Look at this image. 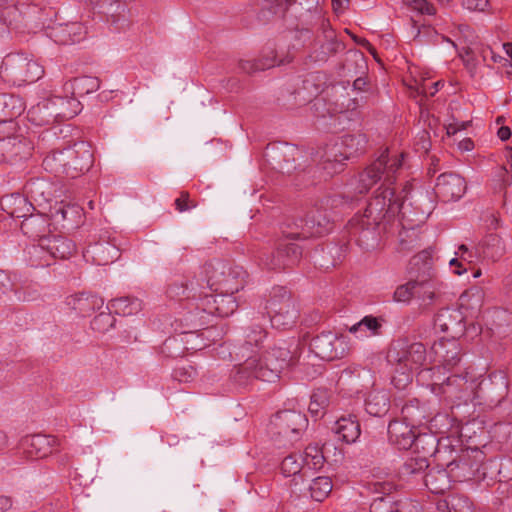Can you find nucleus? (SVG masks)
<instances>
[{
	"label": "nucleus",
	"instance_id": "1",
	"mask_svg": "<svg viewBox=\"0 0 512 512\" xmlns=\"http://www.w3.org/2000/svg\"><path fill=\"white\" fill-rule=\"evenodd\" d=\"M403 160V152L390 155L386 148L359 173L360 193H366L378 182H382L363 214L354 215L346 226L350 241L363 249H369L377 242L378 226L386 218L393 219L398 216L403 225L411 228L427 218L426 211L414 208L412 202H407L412 191L410 181H406L399 191L394 187Z\"/></svg>",
	"mask_w": 512,
	"mask_h": 512
},
{
	"label": "nucleus",
	"instance_id": "2",
	"mask_svg": "<svg viewBox=\"0 0 512 512\" xmlns=\"http://www.w3.org/2000/svg\"><path fill=\"white\" fill-rule=\"evenodd\" d=\"M198 283H194V280L182 283L180 286L177 284L170 285L167 293L171 297H185L187 299L192 298L196 300L192 305L195 306V313H191L189 320L194 321L193 317L199 316L200 326L207 324L209 326V317H228L232 315L237 307V301L232 293H217L205 294L198 293Z\"/></svg>",
	"mask_w": 512,
	"mask_h": 512
},
{
	"label": "nucleus",
	"instance_id": "3",
	"mask_svg": "<svg viewBox=\"0 0 512 512\" xmlns=\"http://www.w3.org/2000/svg\"><path fill=\"white\" fill-rule=\"evenodd\" d=\"M94 163L93 149L86 141H76L62 149L51 150L43 159V168L56 177L75 179L90 170Z\"/></svg>",
	"mask_w": 512,
	"mask_h": 512
},
{
	"label": "nucleus",
	"instance_id": "4",
	"mask_svg": "<svg viewBox=\"0 0 512 512\" xmlns=\"http://www.w3.org/2000/svg\"><path fill=\"white\" fill-rule=\"evenodd\" d=\"M442 375L440 367L424 369L419 373L422 379L430 378L427 385L431 392L447 405H459L460 402L473 400L477 396L480 382L476 377H469L468 372L453 374L446 378Z\"/></svg>",
	"mask_w": 512,
	"mask_h": 512
},
{
	"label": "nucleus",
	"instance_id": "5",
	"mask_svg": "<svg viewBox=\"0 0 512 512\" xmlns=\"http://www.w3.org/2000/svg\"><path fill=\"white\" fill-rule=\"evenodd\" d=\"M207 284L216 293L235 294L246 284L248 274L240 265L226 260H215L205 265Z\"/></svg>",
	"mask_w": 512,
	"mask_h": 512
},
{
	"label": "nucleus",
	"instance_id": "6",
	"mask_svg": "<svg viewBox=\"0 0 512 512\" xmlns=\"http://www.w3.org/2000/svg\"><path fill=\"white\" fill-rule=\"evenodd\" d=\"M265 309L274 328H292L299 318V308L291 292L284 286H274L266 301Z\"/></svg>",
	"mask_w": 512,
	"mask_h": 512
},
{
	"label": "nucleus",
	"instance_id": "7",
	"mask_svg": "<svg viewBox=\"0 0 512 512\" xmlns=\"http://www.w3.org/2000/svg\"><path fill=\"white\" fill-rule=\"evenodd\" d=\"M77 253L75 242L62 235H48L29 250L30 262L34 267L50 266L54 260H66Z\"/></svg>",
	"mask_w": 512,
	"mask_h": 512
},
{
	"label": "nucleus",
	"instance_id": "8",
	"mask_svg": "<svg viewBox=\"0 0 512 512\" xmlns=\"http://www.w3.org/2000/svg\"><path fill=\"white\" fill-rule=\"evenodd\" d=\"M0 74L7 82L22 85L39 80L44 74V69L27 54L10 53L2 61Z\"/></svg>",
	"mask_w": 512,
	"mask_h": 512
},
{
	"label": "nucleus",
	"instance_id": "9",
	"mask_svg": "<svg viewBox=\"0 0 512 512\" xmlns=\"http://www.w3.org/2000/svg\"><path fill=\"white\" fill-rule=\"evenodd\" d=\"M485 454L478 448H468L447 464L453 482L484 480L487 476Z\"/></svg>",
	"mask_w": 512,
	"mask_h": 512
},
{
	"label": "nucleus",
	"instance_id": "10",
	"mask_svg": "<svg viewBox=\"0 0 512 512\" xmlns=\"http://www.w3.org/2000/svg\"><path fill=\"white\" fill-rule=\"evenodd\" d=\"M388 358L408 381L413 371L426 364L427 351L421 342L408 343L405 339H398L393 343Z\"/></svg>",
	"mask_w": 512,
	"mask_h": 512
},
{
	"label": "nucleus",
	"instance_id": "11",
	"mask_svg": "<svg viewBox=\"0 0 512 512\" xmlns=\"http://www.w3.org/2000/svg\"><path fill=\"white\" fill-rule=\"evenodd\" d=\"M366 144L367 139L363 134L344 135L339 142L329 146L325 152L324 169L328 173L341 172L344 161L364 153Z\"/></svg>",
	"mask_w": 512,
	"mask_h": 512
},
{
	"label": "nucleus",
	"instance_id": "12",
	"mask_svg": "<svg viewBox=\"0 0 512 512\" xmlns=\"http://www.w3.org/2000/svg\"><path fill=\"white\" fill-rule=\"evenodd\" d=\"M297 349L298 344L294 340H281L263 355H258L262 358L263 374L268 377V382L278 379L282 370L294 363L297 358Z\"/></svg>",
	"mask_w": 512,
	"mask_h": 512
},
{
	"label": "nucleus",
	"instance_id": "13",
	"mask_svg": "<svg viewBox=\"0 0 512 512\" xmlns=\"http://www.w3.org/2000/svg\"><path fill=\"white\" fill-rule=\"evenodd\" d=\"M293 231L284 229L282 237L277 239L275 251L271 254L260 257L262 264L270 270H285L296 265L302 257V248L290 242L291 240H302L301 238L288 237Z\"/></svg>",
	"mask_w": 512,
	"mask_h": 512
},
{
	"label": "nucleus",
	"instance_id": "14",
	"mask_svg": "<svg viewBox=\"0 0 512 512\" xmlns=\"http://www.w3.org/2000/svg\"><path fill=\"white\" fill-rule=\"evenodd\" d=\"M300 223L301 225L296 224L295 232L286 235L301 239L322 237L328 234L333 227L328 213H325L316 203L308 210L305 218L300 220Z\"/></svg>",
	"mask_w": 512,
	"mask_h": 512
},
{
	"label": "nucleus",
	"instance_id": "15",
	"mask_svg": "<svg viewBox=\"0 0 512 512\" xmlns=\"http://www.w3.org/2000/svg\"><path fill=\"white\" fill-rule=\"evenodd\" d=\"M310 348L317 357L325 361L341 359L350 352L347 338L332 332H323L315 336L310 342Z\"/></svg>",
	"mask_w": 512,
	"mask_h": 512
},
{
	"label": "nucleus",
	"instance_id": "16",
	"mask_svg": "<svg viewBox=\"0 0 512 512\" xmlns=\"http://www.w3.org/2000/svg\"><path fill=\"white\" fill-rule=\"evenodd\" d=\"M61 440L54 435L32 434L24 436L19 443V449L25 458L30 460L44 459L59 451Z\"/></svg>",
	"mask_w": 512,
	"mask_h": 512
},
{
	"label": "nucleus",
	"instance_id": "17",
	"mask_svg": "<svg viewBox=\"0 0 512 512\" xmlns=\"http://www.w3.org/2000/svg\"><path fill=\"white\" fill-rule=\"evenodd\" d=\"M415 425H410L409 422L395 418L389 422L388 436L391 444L396 446L399 450H408L414 444L418 447L420 442L425 439L431 441L432 446L435 445L437 440L433 436L416 435Z\"/></svg>",
	"mask_w": 512,
	"mask_h": 512
},
{
	"label": "nucleus",
	"instance_id": "18",
	"mask_svg": "<svg viewBox=\"0 0 512 512\" xmlns=\"http://www.w3.org/2000/svg\"><path fill=\"white\" fill-rule=\"evenodd\" d=\"M307 425L308 419L305 414L296 410L279 411L271 419L272 432L290 440L295 439Z\"/></svg>",
	"mask_w": 512,
	"mask_h": 512
},
{
	"label": "nucleus",
	"instance_id": "19",
	"mask_svg": "<svg viewBox=\"0 0 512 512\" xmlns=\"http://www.w3.org/2000/svg\"><path fill=\"white\" fill-rule=\"evenodd\" d=\"M429 357L434 363L432 368L440 367V372L451 371L461 360V345L455 338L441 339L434 342Z\"/></svg>",
	"mask_w": 512,
	"mask_h": 512
},
{
	"label": "nucleus",
	"instance_id": "20",
	"mask_svg": "<svg viewBox=\"0 0 512 512\" xmlns=\"http://www.w3.org/2000/svg\"><path fill=\"white\" fill-rule=\"evenodd\" d=\"M466 190L467 183L465 179L453 172L439 175L434 188L435 195L444 203L459 200L466 193Z\"/></svg>",
	"mask_w": 512,
	"mask_h": 512
},
{
	"label": "nucleus",
	"instance_id": "21",
	"mask_svg": "<svg viewBox=\"0 0 512 512\" xmlns=\"http://www.w3.org/2000/svg\"><path fill=\"white\" fill-rule=\"evenodd\" d=\"M120 257V249L114 240L100 239L90 243L83 251V258L86 262L95 265H108Z\"/></svg>",
	"mask_w": 512,
	"mask_h": 512
},
{
	"label": "nucleus",
	"instance_id": "22",
	"mask_svg": "<svg viewBox=\"0 0 512 512\" xmlns=\"http://www.w3.org/2000/svg\"><path fill=\"white\" fill-rule=\"evenodd\" d=\"M264 365L262 358L254 354L248 357L244 362L236 365L231 373V379L239 386H246L254 380L268 382V377L264 374Z\"/></svg>",
	"mask_w": 512,
	"mask_h": 512
},
{
	"label": "nucleus",
	"instance_id": "23",
	"mask_svg": "<svg viewBox=\"0 0 512 512\" xmlns=\"http://www.w3.org/2000/svg\"><path fill=\"white\" fill-rule=\"evenodd\" d=\"M48 35L59 45H71L85 38L86 28L80 22L58 23L49 27Z\"/></svg>",
	"mask_w": 512,
	"mask_h": 512
},
{
	"label": "nucleus",
	"instance_id": "24",
	"mask_svg": "<svg viewBox=\"0 0 512 512\" xmlns=\"http://www.w3.org/2000/svg\"><path fill=\"white\" fill-rule=\"evenodd\" d=\"M434 325L455 338L464 331V316L459 309L443 308L435 315Z\"/></svg>",
	"mask_w": 512,
	"mask_h": 512
},
{
	"label": "nucleus",
	"instance_id": "25",
	"mask_svg": "<svg viewBox=\"0 0 512 512\" xmlns=\"http://www.w3.org/2000/svg\"><path fill=\"white\" fill-rule=\"evenodd\" d=\"M50 215L56 223H62L63 228L69 229L81 223L83 209L77 204L60 201L50 207Z\"/></svg>",
	"mask_w": 512,
	"mask_h": 512
},
{
	"label": "nucleus",
	"instance_id": "26",
	"mask_svg": "<svg viewBox=\"0 0 512 512\" xmlns=\"http://www.w3.org/2000/svg\"><path fill=\"white\" fill-rule=\"evenodd\" d=\"M50 102L57 122L72 119L81 111L80 101L70 94L51 97Z\"/></svg>",
	"mask_w": 512,
	"mask_h": 512
},
{
	"label": "nucleus",
	"instance_id": "27",
	"mask_svg": "<svg viewBox=\"0 0 512 512\" xmlns=\"http://www.w3.org/2000/svg\"><path fill=\"white\" fill-rule=\"evenodd\" d=\"M333 429L338 435V438L347 444L356 442L361 434L360 423L355 414H347L339 417Z\"/></svg>",
	"mask_w": 512,
	"mask_h": 512
},
{
	"label": "nucleus",
	"instance_id": "28",
	"mask_svg": "<svg viewBox=\"0 0 512 512\" xmlns=\"http://www.w3.org/2000/svg\"><path fill=\"white\" fill-rule=\"evenodd\" d=\"M66 304L80 316L86 317L100 308L103 301L96 295L81 292L68 296L66 298Z\"/></svg>",
	"mask_w": 512,
	"mask_h": 512
},
{
	"label": "nucleus",
	"instance_id": "29",
	"mask_svg": "<svg viewBox=\"0 0 512 512\" xmlns=\"http://www.w3.org/2000/svg\"><path fill=\"white\" fill-rule=\"evenodd\" d=\"M0 206L4 212L13 218H24L34 210L28 198L19 193L3 196L0 200Z\"/></svg>",
	"mask_w": 512,
	"mask_h": 512
},
{
	"label": "nucleus",
	"instance_id": "30",
	"mask_svg": "<svg viewBox=\"0 0 512 512\" xmlns=\"http://www.w3.org/2000/svg\"><path fill=\"white\" fill-rule=\"evenodd\" d=\"M49 219L44 214H33L32 212L24 217V220L21 222V231L34 240H40L42 238H47V232H49Z\"/></svg>",
	"mask_w": 512,
	"mask_h": 512
},
{
	"label": "nucleus",
	"instance_id": "31",
	"mask_svg": "<svg viewBox=\"0 0 512 512\" xmlns=\"http://www.w3.org/2000/svg\"><path fill=\"white\" fill-rule=\"evenodd\" d=\"M24 189L27 195L39 205L50 202L55 192L54 185L44 178H32L28 180Z\"/></svg>",
	"mask_w": 512,
	"mask_h": 512
},
{
	"label": "nucleus",
	"instance_id": "32",
	"mask_svg": "<svg viewBox=\"0 0 512 512\" xmlns=\"http://www.w3.org/2000/svg\"><path fill=\"white\" fill-rule=\"evenodd\" d=\"M336 395L334 391L327 387L316 388L311 397L309 403V412L312 416L323 417L328 408L334 404Z\"/></svg>",
	"mask_w": 512,
	"mask_h": 512
},
{
	"label": "nucleus",
	"instance_id": "33",
	"mask_svg": "<svg viewBox=\"0 0 512 512\" xmlns=\"http://www.w3.org/2000/svg\"><path fill=\"white\" fill-rule=\"evenodd\" d=\"M99 87L100 82L98 78L92 76H81L65 82L63 85V92L78 99V97H82L98 90Z\"/></svg>",
	"mask_w": 512,
	"mask_h": 512
},
{
	"label": "nucleus",
	"instance_id": "34",
	"mask_svg": "<svg viewBox=\"0 0 512 512\" xmlns=\"http://www.w3.org/2000/svg\"><path fill=\"white\" fill-rule=\"evenodd\" d=\"M451 482H453L452 476L447 467L445 469H429L424 476L425 486L434 494H443L449 490Z\"/></svg>",
	"mask_w": 512,
	"mask_h": 512
},
{
	"label": "nucleus",
	"instance_id": "35",
	"mask_svg": "<svg viewBox=\"0 0 512 512\" xmlns=\"http://www.w3.org/2000/svg\"><path fill=\"white\" fill-rule=\"evenodd\" d=\"M282 64H284V61L277 59L276 51L273 48H267L264 54L258 59L241 60L239 63L240 68L248 74L264 71Z\"/></svg>",
	"mask_w": 512,
	"mask_h": 512
},
{
	"label": "nucleus",
	"instance_id": "36",
	"mask_svg": "<svg viewBox=\"0 0 512 512\" xmlns=\"http://www.w3.org/2000/svg\"><path fill=\"white\" fill-rule=\"evenodd\" d=\"M383 317H375L373 315L364 316L359 322L350 327L349 331L358 334V337L379 336L383 332Z\"/></svg>",
	"mask_w": 512,
	"mask_h": 512
},
{
	"label": "nucleus",
	"instance_id": "37",
	"mask_svg": "<svg viewBox=\"0 0 512 512\" xmlns=\"http://www.w3.org/2000/svg\"><path fill=\"white\" fill-rule=\"evenodd\" d=\"M389 408V393L385 390H373L365 400V410L372 416L381 417L389 411Z\"/></svg>",
	"mask_w": 512,
	"mask_h": 512
},
{
	"label": "nucleus",
	"instance_id": "38",
	"mask_svg": "<svg viewBox=\"0 0 512 512\" xmlns=\"http://www.w3.org/2000/svg\"><path fill=\"white\" fill-rule=\"evenodd\" d=\"M50 98L32 106L28 113V120L35 126H46L56 121L54 112L52 111Z\"/></svg>",
	"mask_w": 512,
	"mask_h": 512
},
{
	"label": "nucleus",
	"instance_id": "39",
	"mask_svg": "<svg viewBox=\"0 0 512 512\" xmlns=\"http://www.w3.org/2000/svg\"><path fill=\"white\" fill-rule=\"evenodd\" d=\"M0 147L9 162L22 158L28 153V145L24 139L19 137H7L0 139Z\"/></svg>",
	"mask_w": 512,
	"mask_h": 512
},
{
	"label": "nucleus",
	"instance_id": "40",
	"mask_svg": "<svg viewBox=\"0 0 512 512\" xmlns=\"http://www.w3.org/2000/svg\"><path fill=\"white\" fill-rule=\"evenodd\" d=\"M323 84V77L320 72L309 73L303 79L302 87L297 90V94L306 93V95H303L302 100L303 102H309L321 92Z\"/></svg>",
	"mask_w": 512,
	"mask_h": 512
},
{
	"label": "nucleus",
	"instance_id": "41",
	"mask_svg": "<svg viewBox=\"0 0 512 512\" xmlns=\"http://www.w3.org/2000/svg\"><path fill=\"white\" fill-rule=\"evenodd\" d=\"M425 418V409L420 406L418 399L408 400L401 409V417L399 419L409 422L410 425L418 426Z\"/></svg>",
	"mask_w": 512,
	"mask_h": 512
},
{
	"label": "nucleus",
	"instance_id": "42",
	"mask_svg": "<svg viewBox=\"0 0 512 512\" xmlns=\"http://www.w3.org/2000/svg\"><path fill=\"white\" fill-rule=\"evenodd\" d=\"M110 309L122 316L133 315L142 309V302L137 298L121 297L110 301Z\"/></svg>",
	"mask_w": 512,
	"mask_h": 512
},
{
	"label": "nucleus",
	"instance_id": "43",
	"mask_svg": "<svg viewBox=\"0 0 512 512\" xmlns=\"http://www.w3.org/2000/svg\"><path fill=\"white\" fill-rule=\"evenodd\" d=\"M332 488V481L329 477H317L309 486L310 496L315 501L322 502L331 493Z\"/></svg>",
	"mask_w": 512,
	"mask_h": 512
},
{
	"label": "nucleus",
	"instance_id": "44",
	"mask_svg": "<svg viewBox=\"0 0 512 512\" xmlns=\"http://www.w3.org/2000/svg\"><path fill=\"white\" fill-rule=\"evenodd\" d=\"M445 502L449 512H474V504L465 494L451 493Z\"/></svg>",
	"mask_w": 512,
	"mask_h": 512
},
{
	"label": "nucleus",
	"instance_id": "45",
	"mask_svg": "<svg viewBox=\"0 0 512 512\" xmlns=\"http://www.w3.org/2000/svg\"><path fill=\"white\" fill-rule=\"evenodd\" d=\"M303 463L304 466H307L313 470L322 468L324 463V455L322 449L316 444L308 445L304 451Z\"/></svg>",
	"mask_w": 512,
	"mask_h": 512
},
{
	"label": "nucleus",
	"instance_id": "46",
	"mask_svg": "<svg viewBox=\"0 0 512 512\" xmlns=\"http://www.w3.org/2000/svg\"><path fill=\"white\" fill-rule=\"evenodd\" d=\"M303 455L299 453H291L286 456L281 463V471L284 476H294L303 468Z\"/></svg>",
	"mask_w": 512,
	"mask_h": 512
},
{
	"label": "nucleus",
	"instance_id": "47",
	"mask_svg": "<svg viewBox=\"0 0 512 512\" xmlns=\"http://www.w3.org/2000/svg\"><path fill=\"white\" fill-rule=\"evenodd\" d=\"M429 467V462L424 456H415L408 458L401 469V473L405 476L424 472Z\"/></svg>",
	"mask_w": 512,
	"mask_h": 512
},
{
	"label": "nucleus",
	"instance_id": "48",
	"mask_svg": "<svg viewBox=\"0 0 512 512\" xmlns=\"http://www.w3.org/2000/svg\"><path fill=\"white\" fill-rule=\"evenodd\" d=\"M415 298L421 300L425 304H431L436 297V289L434 284L428 280L416 279Z\"/></svg>",
	"mask_w": 512,
	"mask_h": 512
},
{
	"label": "nucleus",
	"instance_id": "49",
	"mask_svg": "<svg viewBox=\"0 0 512 512\" xmlns=\"http://www.w3.org/2000/svg\"><path fill=\"white\" fill-rule=\"evenodd\" d=\"M416 287V279L409 280L408 282L397 286L393 293L394 301L409 303L415 298Z\"/></svg>",
	"mask_w": 512,
	"mask_h": 512
},
{
	"label": "nucleus",
	"instance_id": "50",
	"mask_svg": "<svg viewBox=\"0 0 512 512\" xmlns=\"http://www.w3.org/2000/svg\"><path fill=\"white\" fill-rule=\"evenodd\" d=\"M115 318L109 313L101 312L91 321V328L99 333H105L114 327Z\"/></svg>",
	"mask_w": 512,
	"mask_h": 512
},
{
	"label": "nucleus",
	"instance_id": "51",
	"mask_svg": "<svg viewBox=\"0 0 512 512\" xmlns=\"http://www.w3.org/2000/svg\"><path fill=\"white\" fill-rule=\"evenodd\" d=\"M396 500L391 495L378 497L370 505V512H395Z\"/></svg>",
	"mask_w": 512,
	"mask_h": 512
},
{
	"label": "nucleus",
	"instance_id": "52",
	"mask_svg": "<svg viewBox=\"0 0 512 512\" xmlns=\"http://www.w3.org/2000/svg\"><path fill=\"white\" fill-rule=\"evenodd\" d=\"M404 4L410 9L417 11L421 15H435V6L427 0H403Z\"/></svg>",
	"mask_w": 512,
	"mask_h": 512
},
{
	"label": "nucleus",
	"instance_id": "53",
	"mask_svg": "<svg viewBox=\"0 0 512 512\" xmlns=\"http://www.w3.org/2000/svg\"><path fill=\"white\" fill-rule=\"evenodd\" d=\"M450 426L451 423L447 414L438 413L429 421V428L439 434L448 432Z\"/></svg>",
	"mask_w": 512,
	"mask_h": 512
},
{
	"label": "nucleus",
	"instance_id": "54",
	"mask_svg": "<svg viewBox=\"0 0 512 512\" xmlns=\"http://www.w3.org/2000/svg\"><path fill=\"white\" fill-rule=\"evenodd\" d=\"M196 370L191 365L176 367L173 370L172 377L180 383L191 382L196 377Z\"/></svg>",
	"mask_w": 512,
	"mask_h": 512
},
{
	"label": "nucleus",
	"instance_id": "55",
	"mask_svg": "<svg viewBox=\"0 0 512 512\" xmlns=\"http://www.w3.org/2000/svg\"><path fill=\"white\" fill-rule=\"evenodd\" d=\"M1 104H3L5 107L9 105V103H11L13 106H12V109L10 112H7L5 113V118L2 119V122H6L7 119H12L18 115L21 114L22 110H23V105L22 103L20 102V99L18 98H15L13 96H6V95H3L1 97V101H0Z\"/></svg>",
	"mask_w": 512,
	"mask_h": 512
},
{
	"label": "nucleus",
	"instance_id": "56",
	"mask_svg": "<svg viewBox=\"0 0 512 512\" xmlns=\"http://www.w3.org/2000/svg\"><path fill=\"white\" fill-rule=\"evenodd\" d=\"M266 336L267 332L262 326L254 325L246 336V343L257 347L263 342Z\"/></svg>",
	"mask_w": 512,
	"mask_h": 512
},
{
	"label": "nucleus",
	"instance_id": "57",
	"mask_svg": "<svg viewBox=\"0 0 512 512\" xmlns=\"http://www.w3.org/2000/svg\"><path fill=\"white\" fill-rule=\"evenodd\" d=\"M343 203V198L339 195H327L316 202V204H318L325 213L338 208Z\"/></svg>",
	"mask_w": 512,
	"mask_h": 512
},
{
	"label": "nucleus",
	"instance_id": "58",
	"mask_svg": "<svg viewBox=\"0 0 512 512\" xmlns=\"http://www.w3.org/2000/svg\"><path fill=\"white\" fill-rule=\"evenodd\" d=\"M197 206V202L190 198L187 191H181L179 197L175 199V208L179 212H185Z\"/></svg>",
	"mask_w": 512,
	"mask_h": 512
},
{
	"label": "nucleus",
	"instance_id": "59",
	"mask_svg": "<svg viewBox=\"0 0 512 512\" xmlns=\"http://www.w3.org/2000/svg\"><path fill=\"white\" fill-rule=\"evenodd\" d=\"M395 506V512H421L419 503L411 499L396 500Z\"/></svg>",
	"mask_w": 512,
	"mask_h": 512
},
{
	"label": "nucleus",
	"instance_id": "60",
	"mask_svg": "<svg viewBox=\"0 0 512 512\" xmlns=\"http://www.w3.org/2000/svg\"><path fill=\"white\" fill-rule=\"evenodd\" d=\"M320 0H294L292 6L293 8L300 12V15H302V10L305 12H312L314 11L318 5Z\"/></svg>",
	"mask_w": 512,
	"mask_h": 512
},
{
	"label": "nucleus",
	"instance_id": "61",
	"mask_svg": "<svg viewBox=\"0 0 512 512\" xmlns=\"http://www.w3.org/2000/svg\"><path fill=\"white\" fill-rule=\"evenodd\" d=\"M444 83L442 81H436L431 84H422L418 88V93L424 95L425 97H433L440 89L443 87Z\"/></svg>",
	"mask_w": 512,
	"mask_h": 512
},
{
	"label": "nucleus",
	"instance_id": "62",
	"mask_svg": "<svg viewBox=\"0 0 512 512\" xmlns=\"http://www.w3.org/2000/svg\"><path fill=\"white\" fill-rule=\"evenodd\" d=\"M0 290L3 293L14 290L18 294V290L15 289V284L12 282L9 273L4 270H0Z\"/></svg>",
	"mask_w": 512,
	"mask_h": 512
},
{
	"label": "nucleus",
	"instance_id": "63",
	"mask_svg": "<svg viewBox=\"0 0 512 512\" xmlns=\"http://www.w3.org/2000/svg\"><path fill=\"white\" fill-rule=\"evenodd\" d=\"M463 6L471 11H485L489 5L488 0H463Z\"/></svg>",
	"mask_w": 512,
	"mask_h": 512
},
{
	"label": "nucleus",
	"instance_id": "64",
	"mask_svg": "<svg viewBox=\"0 0 512 512\" xmlns=\"http://www.w3.org/2000/svg\"><path fill=\"white\" fill-rule=\"evenodd\" d=\"M57 135V131L55 128L48 129L45 132L41 134L39 137L38 146L41 148H46L48 146V143Z\"/></svg>",
	"mask_w": 512,
	"mask_h": 512
}]
</instances>
